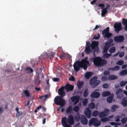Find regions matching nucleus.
<instances>
[{
    "mask_svg": "<svg viewBox=\"0 0 127 127\" xmlns=\"http://www.w3.org/2000/svg\"><path fill=\"white\" fill-rule=\"evenodd\" d=\"M121 75H125L127 74V69H125L120 73Z\"/></svg>",
    "mask_w": 127,
    "mask_h": 127,
    "instance_id": "obj_40",
    "label": "nucleus"
},
{
    "mask_svg": "<svg viewBox=\"0 0 127 127\" xmlns=\"http://www.w3.org/2000/svg\"><path fill=\"white\" fill-rule=\"evenodd\" d=\"M93 73L91 72H88L86 73L85 76L86 78L88 79H89L92 77Z\"/></svg>",
    "mask_w": 127,
    "mask_h": 127,
    "instance_id": "obj_20",
    "label": "nucleus"
},
{
    "mask_svg": "<svg viewBox=\"0 0 127 127\" xmlns=\"http://www.w3.org/2000/svg\"><path fill=\"white\" fill-rule=\"evenodd\" d=\"M110 74L109 71L108 70H106L105 71L104 73V74L105 75H108Z\"/></svg>",
    "mask_w": 127,
    "mask_h": 127,
    "instance_id": "obj_50",
    "label": "nucleus"
},
{
    "mask_svg": "<svg viewBox=\"0 0 127 127\" xmlns=\"http://www.w3.org/2000/svg\"><path fill=\"white\" fill-rule=\"evenodd\" d=\"M53 81L55 82H57L59 80V79L57 78H54L53 79Z\"/></svg>",
    "mask_w": 127,
    "mask_h": 127,
    "instance_id": "obj_57",
    "label": "nucleus"
},
{
    "mask_svg": "<svg viewBox=\"0 0 127 127\" xmlns=\"http://www.w3.org/2000/svg\"><path fill=\"white\" fill-rule=\"evenodd\" d=\"M88 90L87 88L85 90L84 93V96L85 97H86L88 95Z\"/></svg>",
    "mask_w": 127,
    "mask_h": 127,
    "instance_id": "obj_37",
    "label": "nucleus"
},
{
    "mask_svg": "<svg viewBox=\"0 0 127 127\" xmlns=\"http://www.w3.org/2000/svg\"><path fill=\"white\" fill-rule=\"evenodd\" d=\"M98 42L94 41L92 42L91 47L92 49L94 50L98 45Z\"/></svg>",
    "mask_w": 127,
    "mask_h": 127,
    "instance_id": "obj_18",
    "label": "nucleus"
},
{
    "mask_svg": "<svg viewBox=\"0 0 127 127\" xmlns=\"http://www.w3.org/2000/svg\"><path fill=\"white\" fill-rule=\"evenodd\" d=\"M72 111V106H70L68 107L66 110V112L67 114L71 113Z\"/></svg>",
    "mask_w": 127,
    "mask_h": 127,
    "instance_id": "obj_21",
    "label": "nucleus"
},
{
    "mask_svg": "<svg viewBox=\"0 0 127 127\" xmlns=\"http://www.w3.org/2000/svg\"><path fill=\"white\" fill-rule=\"evenodd\" d=\"M98 6H99L101 7V8L102 9L104 8V5L103 4H98Z\"/></svg>",
    "mask_w": 127,
    "mask_h": 127,
    "instance_id": "obj_56",
    "label": "nucleus"
},
{
    "mask_svg": "<svg viewBox=\"0 0 127 127\" xmlns=\"http://www.w3.org/2000/svg\"><path fill=\"white\" fill-rule=\"evenodd\" d=\"M122 104L124 106H127V99L125 98H124L121 102Z\"/></svg>",
    "mask_w": 127,
    "mask_h": 127,
    "instance_id": "obj_31",
    "label": "nucleus"
},
{
    "mask_svg": "<svg viewBox=\"0 0 127 127\" xmlns=\"http://www.w3.org/2000/svg\"><path fill=\"white\" fill-rule=\"evenodd\" d=\"M127 120V117H124L122 118L121 119V121L122 124L125 123Z\"/></svg>",
    "mask_w": 127,
    "mask_h": 127,
    "instance_id": "obj_42",
    "label": "nucleus"
},
{
    "mask_svg": "<svg viewBox=\"0 0 127 127\" xmlns=\"http://www.w3.org/2000/svg\"><path fill=\"white\" fill-rule=\"evenodd\" d=\"M121 118V116H117L116 118L115 121L116 122H118L120 121L119 119Z\"/></svg>",
    "mask_w": 127,
    "mask_h": 127,
    "instance_id": "obj_53",
    "label": "nucleus"
},
{
    "mask_svg": "<svg viewBox=\"0 0 127 127\" xmlns=\"http://www.w3.org/2000/svg\"><path fill=\"white\" fill-rule=\"evenodd\" d=\"M73 110L76 112H78L79 110V107L78 106H75L73 108Z\"/></svg>",
    "mask_w": 127,
    "mask_h": 127,
    "instance_id": "obj_41",
    "label": "nucleus"
},
{
    "mask_svg": "<svg viewBox=\"0 0 127 127\" xmlns=\"http://www.w3.org/2000/svg\"><path fill=\"white\" fill-rule=\"evenodd\" d=\"M113 41V40L112 39H110L109 40L108 42V43H109L110 45V43L112 42Z\"/></svg>",
    "mask_w": 127,
    "mask_h": 127,
    "instance_id": "obj_64",
    "label": "nucleus"
},
{
    "mask_svg": "<svg viewBox=\"0 0 127 127\" xmlns=\"http://www.w3.org/2000/svg\"><path fill=\"white\" fill-rule=\"evenodd\" d=\"M105 53H106L104 54L103 55V56L104 57H103V58H107L111 55V54H108L107 52Z\"/></svg>",
    "mask_w": 127,
    "mask_h": 127,
    "instance_id": "obj_39",
    "label": "nucleus"
},
{
    "mask_svg": "<svg viewBox=\"0 0 127 127\" xmlns=\"http://www.w3.org/2000/svg\"><path fill=\"white\" fill-rule=\"evenodd\" d=\"M84 82L83 81H78L77 83V86L79 89H81L83 85Z\"/></svg>",
    "mask_w": 127,
    "mask_h": 127,
    "instance_id": "obj_19",
    "label": "nucleus"
},
{
    "mask_svg": "<svg viewBox=\"0 0 127 127\" xmlns=\"http://www.w3.org/2000/svg\"><path fill=\"white\" fill-rule=\"evenodd\" d=\"M48 95L47 94L44 95H42L40 96L39 99H41L42 100L45 101L48 98Z\"/></svg>",
    "mask_w": 127,
    "mask_h": 127,
    "instance_id": "obj_25",
    "label": "nucleus"
},
{
    "mask_svg": "<svg viewBox=\"0 0 127 127\" xmlns=\"http://www.w3.org/2000/svg\"><path fill=\"white\" fill-rule=\"evenodd\" d=\"M91 111L88 108H86L84 111V114L88 118H90L91 116Z\"/></svg>",
    "mask_w": 127,
    "mask_h": 127,
    "instance_id": "obj_16",
    "label": "nucleus"
},
{
    "mask_svg": "<svg viewBox=\"0 0 127 127\" xmlns=\"http://www.w3.org/2000/svg\"><path fill=\"white\" fill-rule=\"evenodd\" d=\"M114 27L115 32L117 33H119V32L123 29L122 24L120 22H116L114 25Z\"/></svg>",
    "mask_w": 127,
    "mask_h": 127,
    "instance_id": "obj_7",
    "label": "nucleus"
},
{
    "mask_svg": "<svg viewBox=\"0 0 127 127\" xmlns=\"http://www.w3.org/2000/svg\"><path fill=\"white\" fill-rule=\"evenodd\" d=\"M69 80L74 81H75V78L72 76L70 77L69 78Z\"/></svg>",
    "mask_w": 127,
    "mask_h": 127,
    "instance_id": "obj_52",
    "label": "nucleus"
},
{
    "mask_svg": "<svg viewBox=\"0 0 127 127\" xmlns=\"http://www.w3.org/2000/svg\"><path fill=\"white\" fill-rule=\"evenodd\" d=\"M64 89H65L67 92L70 91H71L73 90L74 88V86L72 85L67 84L64 87Z\"/></svg>",
    "mask_w": 127,
    "mask_h": 127,
    "instance_id": "obj_14",
    "label": "nucleus"
},
{
    "mask_svg": "<svg viewBox=\"0 0 127 127\" xmlns=\"http://www.w3.org/2000/svg\"><path fill=\"white\" fill-rule=\"evenodd\" d=\"M127 83V81H121L120 83V86L121 87H123Z\"/></svg>",
    "mask_w": 127,
    "mask_h": 127,
    "instance_id": "obj_43",
    "label": "nucleus"
},
{
    "mask_svg": "<svg viewBox=\"0 0 127 127\" xmlns=\"http://www.w3.org/2000/svg\"><path fill=\"white\" fill-rule=\"evenodd\" d=\"M127 67V64H125L123 65L122 66V69H125Z\"/></svg>",
    "mask_w": 127,
    "mask_h": 127,
    "instance_id": "obj_59",
    "label": "nucleus"
},
{
    "mask_svg": "<svg viewBox=\"0 0 127 127\" xmlns=\"http://www.w3.org/2000/svg\"><path fill=\"white\" fill-rule=\"evenodd\" d=\"M119 107V106L118 105H114L112 106L111 110L112 112H114L116 111V109L118 108Z\"/></svg>",
    "mask_w": 127,
    "mask_h": 127,
    "instance_id": "obj_29",
    "label": "nucleus"
},
{
    "mask_svg": "<svg viewBox=\"0 0 127 127\" xmlns=\"http://www.w3.org/2000/svg\"><path fill=\"white\" fill-rule=\"evenodd\" d=\"M88 101V100L87 98L84 99L82 101L83 105L84 106L87 105V104Z\"/></svg>",
    "mask_w": 127,
    "mask_h": 127,
    "instance_id": "obj_36",
    "label": "nucleus"
},
{
    "mask_svg": "<svg viewBox=\"0 0 127 127\" xmlns=\"http://www.w3.org/2000/svg\"><path fill=\"white\" fill-rule=\"evenodd\" d=\"M98 77L95 76L92 78L90 81V85L93 88L98 86L100 83L101 81L99 80H97Z\"/></svg>",
    "mask_w": 127,
    "mask_h": 127,
    "instance_id": "obj_5",
    "label": "nucleus"
},
{
    "mask_svg": "<svg viewBox=\"0 0 127 127\" xmlns=\"http://www.w3.org/2000/svg\"><path fill=\"white\" fill-rule=\"evenodd\" d=\"M64 87H62L60 88L59 89L58 91V93L62 97H64L65 95V93L64 91Z\"/></svg>",
    "mask_w": 127,
    "mask_h": 127,
    "instance_id": "obj_12",
    "label": "nucleus"
},
{
    "mask_svg": "<svg viewBox=\"0 0 127 127\" xmlns=\"http://www.w3.org/2000/svg\"><path fill=\"white\" fill-rule=\"evenodd\" d=\"M110 111L109 109H106L102 112H101L99 114V117L100 118H102L107 116L110 113Z\"/></svg>",
    "mask_w": 127,
    "mask_h": 127,
    "instance_id": "obj_8",
    "label": "nucleus"
},
{
    "mask_svg": "<svg viewBox=\"0 0 127 127\" xmlns=\"http://www.w3.org/2000/svg\"><path fill=\"white\" fill-rule=\"evenodd\" d=\"M90 43L88 41V42H86V47H87L88 46H89L90 47Z\"/></svg>",
    "mask_w": 127,
    "mask_h": 127,
    "instance_id": "obj_61",
    "label": "nucleus"
},
{
    "mask_svg": "<svg viewBox=\"0 0 127 127\" xmlns=\"http://www.w3.org/2000/svg\"><path fill=\"white\" fill-rule=\"evenodd\" d=\"M96 1V0H93V1H92L91 2V3L93 5L95 3Z\"/></svg>",
    "mask_w": 127,
    "mask_h": 127,
    "instance_id": "obj_60",
    "label": "nucleus"
},
{
    "mask_svg": "<svg viewBox=\"0 0 127 127\" xmlns=\"http://www.w3.org/2000/svg\"><path fill=\"white\" fill-rule=\"evenodd\" d=\"M110 94V93L109 91H105L102 93V95L103 97H105L109 95Z\"/></svg>",
    "mask_w": 127,
    "mask_h": 127,
    "instance_id": "obj_32",
    "label": "nucleus"
},
{
    "mask_svg": "<svg viewBox=\"0 0 127 127\" xmlns=\"http://www.w3.org/2000/svg\"><path fill=\"white\" fill-rule=\"evenodd\" d=\"M113 98V96L111 95L108 97L107 98V102L109 103H111Z\"/></svg>",
    "mask_w": 127,
    "mask_h": 127,
    "instance_id": "obj_30",
    "label": "nucleus"
},
{
    "mask_svg": "<svg viewBox=\"0 0 127 127\" xmlns=\"http://www.w3.org/2000/svg\"><path fill=\"white\" fill-rule=\"evenodd\" d=\"M98 114V112L97 111H95L92 113V115L94 116H96Z\"/></svg>",
    "mask_w": 127,
    "mask_h": 127,
    "instance_id": "obj_47",
    "label": "nucleus"
},
{
    "mask_svg": "<svg viewBox=\"0 0 127 127\" xmlns=\"http://www.w3.org/2000/svg\"><path fill=\"white\" fill-rule=\"evenodd\" d=\"M109 85L107 84H104L103 85V87L105 88H107L108 86Z\"/></svg>",
    "mask_w": 127,
    "mask_h": 127,
    "instance_id": "obj_54",
    "label": "nucleus"
},
{
    "mask_svg": "<svg viewBox=\"0 0 127 127\" xmlns=\"http://www.w3.org/2000/svg\"><path fill=\"white\" fill-rule=\"evenodd\" d=\"M124 54L125 53L124 51L121 52L119 53V56L120 58H122L124 56Z\"/></svg>",
    "mask_w": 127,
    "mask_h": 127,
    "instance_id": "obj_48",
    "label": "nucleus"
},
{
    "mask_svg": "<svg viewBox=\"0 0 127 127\" xmlns=\"http://www.w3.org/2000/svg\"><path fill=\"white\" fill-rule=\"evenodd\" d=\"M63 97L59 96H56L54 99L55 103L57 105H60L61 107H63L66 103V101L63 98Z\"/></svg>",
    "mask_w": 127,
    "mask_h": 127,
    "instance_id": "obj_4",
    "label": "nucleus"
},
{
    "mask_svg": "<svg viewBox=\"0 0 127 127\" xmlns=\"http://www.w3.org/2000/svg\"><path fill=\"white\" fill-rule=\"evenodd\" d=\"M80 98L79 96L76 95L71 97L70 99L72 102H74L73 105H75L79 102Z\"/></svg>",
    "mask_w": 127,
    "mask_h": 127,
    "instance_id": "obj_10",
    "label": "nucleus"
},
{
    "mask_svg": "<svg viewBox=\"0 0 127 127\" xmlns=\"http://www.w3.org/2000/svg\"><path fill=\"white\" fill-rule=\"evenodd\" d=\"M108 120L109 119L107 118H104L101 119V121L102 122H106L108 121Z\"/></svg>",
    "mask_w": 127,
    "mask_h": 127,
    "instance_id": "obj_51",
    "label": "nucleus"
},
{
    "mask_svg": "<svg viewBox=\"0 0 127 127\" xmlns=\"http://www.w3.org/2000/svg\"><path fill=\"white\" fill-rule=\"evenodd\" d=\"M100 96V93L96 91L93 92L91 95V96L92 98H98Z\"/></svg>",
    "mask_w": 127,
    "mask_h": 127,
    "instance_id": "obj_17",
    "label": "nucleus"
},
{
    "mask_svg": "<svg viewBox=\"0 0 127 127\" xmlns=\"http://www.w3.org/2000/svg\"><path fill=\"white\" fill-rule=\"evenodd\" d=\"M94 64L97 66H102L107 64L106 60L102 59L100 57L95 58L93 60Z\"/></svg>",
    "mask_w": 127,
    "mask_h": 127,
    "instance_id": "obj_3",
    "label": "nucleus"
},
{
    "mask_svg": "<svg viewBox=\"0 0 127 127\" xmlns=\"http://www.w3.org/2000/svg\"><path fill=\"white\" fill-rule=\"evenodd\" d=\"M118 78V77L112 74L109 75L108 76V78L109 80H114L117 79Z\"/></svg>",
    "mask_w": 127,
    "mask_h": 127,
    "instance_id": "obj_26",
    "label": "nucleus"
},
{
    "mask_svg": "<svg viewBox=\"0 0 127 127\" xmlns=\"http://www.w3.org/2000/svg\"><path fill=\"white\" fill-rule=\"evenodd\" d=\"M108 12V11L106 8H104L102 9L101 11V16L102 17L105 16L106 14Z\"/></svg>",
    "mask_w": 127,
    "mask_h": 127,
    "instance_id": "obj_23",
    "label": "nucleus"
},
{
    "mask_svg": "<svg viewBox=\"0 0 127 127\" xmlns=\"http://www.w3.org/2000/svg\"><path fill=\"white\" fill-rule=\"evenodd\" d=\"M99 35L98 34L97 35H95L94 36V38L95 39H98L99 38Z\"/></svg>",
    "mask_w": 127,
    "mask_h": 127,
    "instance_id": "obj_55",
    "label": "nucleus"
},
{
    "mask_svg": "<svg viewBox=\"0 0 127 127\" xmlns=\"http://www.w3.org/2000/svg\"><path fill=\"white\" fill-rule=\"evenodd\" d=\"M89 107L91 109H94L95 107V104L93 102H92L90 103L88 105Z\"/></svg>",
    "mask_w": 127,
    "mask_h": 127,
    "instance_id": "obj_35",
    "label": "nucleus"
},
{
    "mask_svg": "<svg viewBox=\"0 0 127 127\" xmlns=\"http://www.w3.org/2000/svg\"><path fill=\"white\" fill-rule=\"evenodd\" d=\"M80 120L81 123L83 124L86 125L87 124L88 120L84 115H81Z\"/></svg>",
    "mask_w": 127,
    "mask_h": 127,
    "instance_id": "obj_13",
    "label": "nucleus"
},
{
    "mask_svg": "<svg viewBox=\"0 0 127 127\" xmlns=\"http://www.w3.org/2000/svg\"><path fill=\"white\" fill-rule=\"evenodd\" d=\"M120 68V67L118 65H116L113 68V71H117Z\"/></svg>",
    "mask_w": 127,
    "mask_h": 127,
    "instance_id": "obj_45",
    "label": "nucleus"
},
{
    "mask_svg": "<svg viewBox=\"0 0 127 127\" xmlns=\"http://www.w3.org/2000/svg\"><path fill=\"white\" fill-rule=\"evenodd\" d=\"M116 51V48L115 47H113L110 48L109 49V51L111 53H113L114 52Z\"/></svg>",
    "mask_w": 127,
    "mask_h": 127,
    "instance_id": "obj_38",
    "label": "nucleus"
},
{
    "mask_svg": "<svg viewBox=\"0 0 127 127\" xmlns=\"http://www.w3.org/2000/svg\"><path fill=\"white\" fill-rule=\"evenodd\" d=\"M111 46L110 44L108 42H106L105 43V45L104 47L103 51L104 53H106L107 50Z\"/></svg>",
    "mask_w": 127,
    "mask_h": 127,
    "instance_id": "obj_15",
    "label": "nucleus"
},
{
    "mask_svg": "<svg viewBox=\"0 0 127 127\" xmlns=\"http://www.w3.org/2000/svg\"><path fill=\"white\" fill-rule=\"evenodd\" d=\"M55 54L53 52H51L48 54L47 56L48 58H50V59L52 60L54 57Z\"/></svg>",
    "mask_w": 127,
    "mask_h": 127,
    "instance_id": "obj_24",
    "label": "nucleus"
},
{
    "mask_svg": "<svg viewBox=\"0 0 127 127\" xmlns=\"http://www.w3.org/2000/svg\"><path fill=\"white\" fill-rule=\"evenodd\" d=\"M112 35V34L111 33L108 32L107 34L104 35V38H110Z\"/></svg>",
    "mask_w": 127,
    "mask_h": 127,
    "instance_id": "obj_34",
    "label": "nucleus"
},
{
    "mask_svg": "<svg viewBox=\"0 0 127 127\" xmlns=\"http://www.w3.org/2000/svg\"><path fill=\"white\" fill-rule=\"evenodd\" d=\"M124 63V61L122 60L118 61L117 63V64L119 65H122Z\"/></svg>",
    "mask_w": 127,
    "mask_h": 127,
    "instance_id": "obj_44",
    "label": "nucleus"
},
{
    "mask_svg": "<svg viewBox=\"0 0 127 127\" xmlns=\"http://www.w3.org/2000/svg\"><path fill=\"white\" fill-rule=\"evenodd\" d=\"M24 93L27 96L29 97L30 96V93L28 90L25 91H24Z\"/></svg>",
    "mask_w": 127,
    "mask_h": 127,
    "instance_id": "obj_49",
    "label": "nucleus"
},
{
    "mask_svg": "<svg viewBox=\"0 0 127 127\" xmlns=\"http://www.w3.org/2000/svg\"><path fill=\"white\" fill-rule=\"evenodd\" d=\"M101 122L96 118H92L89 121V124L90 126L93 125L95 127H98L101 125Z\"/></svg>",
    "mask_w": 127,
    "mask_h": 127,
    "instance_id": "obj_6",
    "label": "nucleus"
},
{
    "mask_svg": "<svg viewBox=\"0 0 127 127\" xmlns=\"http://www.w3.org/2000/svg\"><path fill=\"white\" fill-rule=\"evenodd\" d=\"M22 112L21 111L17 112L16 114V117H19L22 115Z\"/></svg>",
    "mask_w": 127,
    "mask_h": 127,
    "instance_id": "obj_46",
    "label": "nucleus"
},
{
    "mask_svg": "<svg viewBox=\"0 0 127 127\" xmlns=\"http://www.w3.org/2000/svg\"><path fill=\"white\" fill-rule=\"evenodd\" d=\"M123 90L119 88L117 89L116 93L117 95V97L119 99L121 98L124 96Z\"/></svg>",
    "mask_w": 127,
    "mask_h": 127,
    "instance_id": "obj_9",
    "label": "nucleus"
},
{
    "mask_svg": "<svg viewBox=\"0 0 127 127\" xmlns=\"http://www.w3.org/2000/svg\"><path fill=\"white\" fill-rule=\"evenodd\" d=\"M107 77L105 76H103L102 77V81H106L107 80Z\"/></svg>",
    "mask_w": 127,
    "mask_h": 127,
    "instance_id": "obj_58",
    "label": "nucleus"
},
{
    "mask_svg": "<svg viewBox=\"0 0 127 127\" xmlns=\"http://www.w3.org/2000/svg\"><path fill=\"white\" fill-rule=\"evenodd\" d=\"M89 63V61L86 59L82 60L80 64L78 61H77L74 63L73 65L74 70L78 72L79 70L80 67L83 68L84 70H86L88 67L87 65Z\"/></svg>",
    "mask_w": 127,
    "mask_h": 127,
    "instance_id": "obj_1",
    "label": "nucleus"
},
{
    "mask_svg": "<svg viewBox=\"0 0 127 127\" xmlns=\"http://www.w3.org/2000/svg\"><path fill=\"white\" fill-rule=\"evenodd\" d=\"M109 27H107L106 29H104L102 32V34L104 36V35L107 34L109 31Z\"/></svg>",
    "mask_w": 127,
    "mask_h": 127,
    "instance_id": "obj_27",
    "label": "nucleus"
},
{
    "mask_svg": "<svg viewBox=\"0 0 127 127\" xmlns=\"http://www.w3.org/2000/svg\"><path fill=\"white\" fill-rule=\"evenodd\" d=\"M67 122L70 125H72L74 123L73 117L71 115H69L68 116L67 119L66 117H64L62 118L61 123L63 126L64 127H71L67 124Z\"/></svg>",
    "mask_w": 127,
    "mask_h": 127,
    "instance_id": "obj_2",
    "label": "nucleus"
},
{
    "mask_svg": "<svg viewBox=\"0 0 127 127\" xmlns=\"http://www.w3.org/2000/svg\"><path fill=\"white\" fill-rule=\"evenodd\" d=\"M35 89L36 91H38L40 90L41 88L40 87L37 88V87H36L35 88Z\"/></svg>",
    "mask_w": 127,
    "mask_h": 127,
    "instance_id": "obj_63",
    "label": "nucleus"
},
{
    "mask_svg": "<svg viewBox=\"0 0 127 127\" xmlns=\"http://www.w3.org/2000/svg\"><path fill=\"white\" fill-rule=\"evenodd\" d=\"M26 70L29 73H32L33 72L32 69L29 67H27L26 68Z\"/></svg>",
    "mask_w": 127,
    "mask_h": 127,
    "instance_id": "obj_33",
    "label": "nucleus"
},
{
    "mask_svg": "<svg viewBox=\"0 0 127 127\" xmlns=\"http://www.w3.org/2000/svg\"><path fill=\"white\" fill-rule=\"evenodd\" d=\"M124 39V37L123 35H120L115 36L114 38V40L115 41L118 42H123Z\"/></svg>",
    "mask_w": 127,
    "mask_h": 127,
    "instance_id": "obj_11",
    "label": "nucleus"
},
{
    "mask_svg": "<svg viewBox=\"0 0 127 127\" xmlns=\"http://www.w3.org/2000/svg\"><path fill=\"white\" fill-rule=\"evenodd\" d=\"M110 124L112 125H115L117 124V123L114 122H111Z\"/></svg>",
    "mask_w": 127,
    "mask_h": 127,
    "instance_id": "obj_62",
    "label": "nucleus"
},
{
    "mask_svg": "<svg viewBox=\"0 0 127 127\" xmlns=\"http://www.w3.org/2000/svg\"><path fill=\"white\" fill-rule=\"evenodd\" d=\"M74 118L76 121H79L81 120V117L80 116V114L79 112L77 113L75 115Z\"/></svg>",
    "mask_w": 127,
    "mask_h": 127,
    "instance_id": "obj_28",
    "label": "nucleus"
},
{
    "mask_svg": "<svg viewBox=\"0 0 127 127\" xmlns=\"http://www.w3.org/2000/svg\"><path fill=\"white\" fill-rule=\"evenodd\" d=\"M85 51L87 54H89L92 52V51L90 48V47L89 46L86 47Z\"/></svg>",
    "mask_w": 127,
    "mask_h": 127,
    "instance_id": "obj_22",
    "label": "nucleus"
}]
</instances>
